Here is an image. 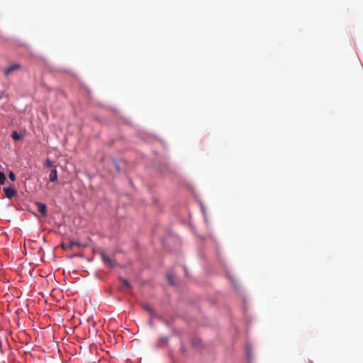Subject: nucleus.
Returning a JSON list of instances; mask_svg holds the SVG:
<instances>
[{"label":"nucleus","instance_id":"f257e3e1","mask_svg":"<svg viewBox=\"0 0 363 363\" xmlns=\"http://www.w3.org/2000/svg\"><path fill=\"white\" fill-rule=\"evenodd\" d=\"M21 68V66L18 63H14L11 65L9 67L5 69L4 74L8 77L11 72L14 71L19 70Z\"/></svg>","mask_w":363,"mask_h":363},{"label":"nucleus","instance_id":"f03ea898","mask_svg":"<svg viewBox=\"0 0 363 363\" xmlns=\"http://www.w3.org/2000/svg\"><path fill=\"white\" fill-rule=\"evenodd\" d=\"M100 255L101 259L106 264H107L110 267H113L115 266L114 262L111 259H110L104 252H101Z\"/></svg>","mask_w":363,"mask_h":363},{"label":"nucleus","instance_id":"7ed1b4c3","mask_svg":"<svg viewBox=\"0 0 363 363\" xmlns=\"http://www.w3.org/2000/svg\"><path fill=\"white\" fill-rule=\"evenodd\" d=\"M4 195L8 199H11L16 194V191L11 187L4 188Z\"/></svg>","mask_w":363,"mask_h":363},{"label":"nucleus","instance_id":"20e7f679","mask_svg":"<svg viewBox=\"0 0 363 363\" xmlns=\"http://www.w3.org/2000/svg\"><path fill=\"white\" fill-rule=\"evenodd\" d=\"M35 204L41 216H45L47 215V206L45 203L40 202H37Z\"/></svg>","mask_w":363,"mask_h":363},{"label":"nucleus","instance_id":"39448f33","mask_svg":"<svg viewBox=\"0 0 363 363\" xmlns=\"http://www.w3.org/2000/svg\"><path fill=\"white\" fill-rule=\"evenodd\" d=\"M78 245V244L74 241H69L68 243H62V248L65 250H72L74 246Z\"/></svg>","mask_w":363,"mask_h":363},{"label":"nucleus","instance_id":"423d86ee","mask_svg":"<svg viewBox=\"0 0 363 363\" xmlns=\"http://www.w3.org/2000/svg\"><path fill=\"white\" fill-rule=\"evenodd\" d=\"M49 179L52 182H56L57 180V172L55 169L51 170Z\"/></svg>","mask_w":363,"mask_h":363},{"label":"nucleus","instance_id":"0eeeda50","mask_svg":"<svg viewBox=\"0 0 363 363\" xmlns=\"http://www.w3.org/2000/svg\"><path fill=\"white\" fill-rule=\"evenodd\" d=\"M11 138L17 141V140H19L22 138V136L18 134L16 131H13L12 133H11Z\"/></svg>","mask_w":363,"mask_h":363},{"label":"nucleus","instance_id":"6e6552de","mask_svg":"<svg viewBox=\"0 0 363 363\" xmlns=\"http://www.w3.org/2000/svg\"><path fill=\"white\" fill-rule=\"evenodd\" d=\"M122 284H123L122 287L123 289H130V284L128 282V281L126 279H122Z\"/></svg>","mask_w":363,"mask_h":363},{"label":"nucleus","instance_id":"1a4fd4ad","mask_svg":"<svg viewBox=\"0 0 363 363\" xmlns=\"http://www.w3.org/2000/svg\"><path fill=\"white\" fill-rule=\"evenodd\" d=\"M6 177L4 174L1 172H0V184L3 185L5 184L6 182Z\"/></svg>","mask_w":363,"mask_h":363},{"label":"nucleus","instance_id":"9d476101","mask_svg":"<svg viewBox=\"0 0 363 363\" xmlns=\"http://www.w3.org/2000/svg\"><path fill=\"white\" fill-rule=\"evenodd\" d=\"M143 308L144 310H145L146 311H147L150 314H153V310L151 307H150L148 305H143Z\"/></svg>","mask_w":363,"mask_h":363},{"label":"nucleus","instance_id":"9b49d317","mask_svg":"<svg viewBox=\"0 0 363 363\" xmlns=\"http://www.w3.org/2000/svg\"><path fill=\"white\" fill-rule=\"evenodd\" d=\"M45 165L48 167H50L53 166V162L50 160H47L45 162Z\"/></svg>","mask_w":363,"mask_h":363},{"label":"nucleus","instance_id":"f8f14e48","mask_svg":"<svg viewBox=\"0 0 363 363\" xmlns=\"http://www.w3.org/2000/svg\"><path fill=\"white\" fill-rule=\"evenodd\" d=\"M9 177L13 182L15 181V179H16V176L13 172H9Z\"/></svg>","mask_w":363,"mask_h":363},{"label":"nucleus","instance_id":"ddd939ff","mask_svg":"<svg viewBox=\"0 0 363 363\" xmlns=\"http://www.w3.org/2000/svg\"><path fill=\"white\" fill-rule=\"evenodd\" d=\"M167 278H168V280H169V283H170L171 284H172V285H173V284H174V283H173V281H172V277L171 276H169H169L167 277Z\"/></svg>","mask_w":363,"mask_h":363},{"label":"nucleus","instance_id":"4468645a","mask_svg":"<svg viewBox=\"0 0 363 363\" xmlns=\"http://www.w3.org/2000/svg\"><path fill=\"white\" fill-rule=\"evenodd\" d=\"M4 92L0 91V99L3 96Z\"/></svg>","mask_w":363,"mask_h":363}]
</instances>
